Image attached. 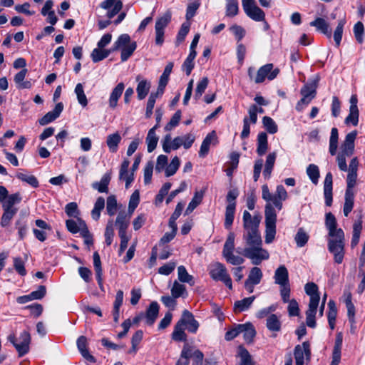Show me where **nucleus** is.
<instances>
[{
	"label": "nucleus",
	"mask_w": 365,
	"mask_h": 365,
	"mask_svg": "<svg viewBox=\"0 0 365 365\" xmlns=\"http://www.w3.org/2000/svg\"><path fill=\"white\" fill-rule=\"evenodd\" d=\"M262 217L259 213L253 216L247 210L243 212V235L245 247L242 254L255 265H259L269 257L268 251L262 248V240L259 230Z\"/></svg>",
	"instance_id": "1"
},
{
	"label": "nucleus",
	"mask_w": 365,
	"mask_h": 365,
	"mask_svg": "<svg viewBox=\"0 0 365 365\" xmlns=\"http://www.w3.org/2000/svg\"><path fill=\"white\" fill-rule=\"evenodd\" d=\"M137 48L135 41H132L130 36L127 34H121L115 41L111 48V51H115L120 49L121 61H126L133 53Z\"/></svg>",
	"instance_id": "2"
},
{
	"label": "nucleus",
	"mask_w": 365,
	"mask_h": 365,
	"mask_svg": "<svg viewBox=\"0 0 365 365\" xmlns=\"http://www.w3.org/2000/svg\"><path fill=\"white\" fill-rule=\"evenodd\" d=\"M265 217V242L270 244L273 242L276 235L277 213L274 206L266 204L264 208Z\"/></svg>",
	"instance_id": "3"
},
{
	"label": "nucleus",
	"mask_w": 365,
	"mask_h": 365,
	"mask_svg": "<svg viewBox=\"0 0 365 365\" xmlns=\"http://www.w3.org/2000/svg\"><path fill=\"white\" fill-rule=\"evenodd\" d=\"M210 275L215 281L222 282L230 289H232V279L225 266L220 262H215L210 267Z\"/></svg>",
	"instance_id": "4"
},
{
	"label": "nucleus",
	"mask_w": 365,
	"mask_h": 365,
	"mask_svg": "<svg viewBox=\"0 0 365 365\" xmlns=\"http://www.w3.org/2000/svg\"><path fill=\"white\" fill-rule=\"evenodd\" d=\"M344 235L341 237H330L328 240V250L334 255V262L341 264L344 257Z\"/></svg>",
	"instance_id": "5"
},
{
	"label": "nucleus",
	"mask_w": 365,
	"mask_h": 365,
	"mask_svg": "<svg viewBox=\"0 0 365 365\" xmlns=\"http://www.w3.org/2000/svg\"><path fill=\"white\" fill-rule=\"evenodd\" d=\"M274 65L272 63H267L260 67L254 78V81L256 83H261L264 81L265 78H267L272 81L274 79L279 73V69L276 68H273Z\"/></svg>",
	"instance_id": "6"
},
{
	"label": "nucleus",
	"mask_w": 365,
	"mask_h": 365,
	"mask_svg": "<svg viewBox=\"0 0 365 365\" xmlns=\"http://www.w3.org/2000/svg\"><path fill=\"white\" fill-rule=\"evenodd\" d=\"M296 365H304L305 361H309L311 359L310 344L308 341H304L301 345H297L294 350Z\"/></svg>",
	"instance_id": "7"
},
{
	"label": "nucleus",
	"mask_w": 365,
	"mask_h": 365,
	"mask_svg": "<svg viewBox=\"0 0 365 365\" xmlns=\"http://www.w3.org/2000/svg\"><path fill=\"white\" fill-rule=\"evenodd\" d=\"M100 6L107 11L106 16L110 19L122 9L123 2L120 0H104Z\"/></svg>",
	"instance_id": "8"
},
{
	"label": "nucleus",
	"mask_w": 365,
	"mask_h": 365,
	"mask_svg": "<svg viewBox=\"0 0 365 365\" xmlns=\"http://www.w3.org/2000/svg\"><path fill=\"white\" fill-rule=\"evenodd\" d=\"M325 225L329 231V236L330 237L342 238L343 235H344V231L341 228L337 229L336 218L331 212L326 214Z\"/></svg>",
	"instance_id": "9"
},
{
	"label": "nucleus",
	"mask_w": 365,
	"mask_h": 365,
	"mask_svg": "<svg viewBox=\"0 0 365 365\" xmlns=\"http://www.w3.org/2000/svg\"><path fill=\"white\" fill-rule=\"evenodd\" d=\"M19 341L17 343L18 345H16V349L19 356H22L29 351V344L31 342L30 334L26 331H24L21 333Z\"/></svg>",
	"instance_id": "10"
},
{
	"label": "nucleus",
	"mask_w": 365,
	"mask_h": 365,
	"mask_svg": "<svg viewBox=\"0 0 365 365\" xmlns=\"http://www.w3.org/2000/svg\"><path fill=\"white\" fill-rule=\"evenodd\" d=\"M179 321H182V325L187 326V330L191 333H195L199 327V323L194 318L193 314L188 310L182 312V317Z\"/></svg>",
	"instance_id": "11"
},
{
	"label": "nucleus",
	"mask_w": 365,
	"mask_h": 365,
	"mask_svg": "<svg viewBox=\"0 0 365 365\" xmlns=\"http://www.w3.org/2000/svg\"><path fill=\"white\" fill-rule=\"evenodd\" d=\"M356 135L357 132L354 130L346 135L345 140L341 145V153L346 154L347 156H351L353 154Z\"/></svg>",
	"instance_id": "12"
},
{
	"label": "nucleus",
	"mask_w": 365,
	"mask_h": 365,
	"mask_svg": "<svg viewBox=\"0 0 365 365\" xmlns=\"http://www.w3.org/2000/svg\"><path fill=\"white\" fill-rule=\"evenodd\" d=\"M319 81V76H316L314 79L304 84L300 91L301 95L304 97H309L312 99L314 98Z\"/></svg>",
	"instance_id": "13"
},
{
	"label": "nucleus",
	"mask_w": 365,
	"mask_h": 365,
	"mask_svg": "<svg viewBox=\"0 0 365 365\" xmlns=\"http://www.w3.org/2000/svg\"><path fill=\"white\" fill-rule=\"evenodd\" d=\"M63 109V105L62 103H58L54 109L51 111L48 112L45 115H43L40 120L39 123L41 125H45L55 120L57 118L59 117Z\"/></svg>",
	"instance_id": "14"
},
{
	"label": "nucleus",
	"mask_w": 365,
	"mask_h": 365,
	"mask_svg": "<svg viewBox=\"0 0 365 365\" xmlns=\"http://www.w3.org/2000/svg\"><path fill=\"white\" fill-rule=\"evenodd\" d=\"M332 174L329 172L327 173L324 182V195L327 206H331L332 204Z\"/></svg>",
	"instance_id": "15"
},
{
	"label": "nucleus",
	"mask_w": 365,
	"mask_h": 365,
	"mask_svg": "<svg viewBox=\"0 0 365 365\" xmlns=\"http://www.w3.org/2000/svg\"><path fill=\"white\" fill-rule=\"evenodd\" d=\"M216 140V133L215 130H212V132L208 133L203 140L199 151V156L201 158L205 157L209 152L210 145H211V143H215Z\"/></svg>",
	"instance_id": "16"
},
{
	"label": "nucleus",
	"mask_w": 365,
	"mask_h": 365,
	"mask_svg": "<svg viewBox=\"0 0 365 365\" xmlns=\"http://www.w3.org/2000/svg\"><path fill=\"white\" fill-rule=\"evenodd\" d=\"M309 24L311 26L315 27L317 31H320L328 38L331 37V32L329 29V24L324 19L317 17L314 21H311Z\"/></svg>",
	"instance_id": "17"
},
{
	"label": "nucleus",
	"mask_w": 365,
	"mask_h": 365,
	"mask_svg": "<svg viewBox=\"0 0 365 365\" xmlns=\"http://www.w3.org/2000/svg\"><path fill=\"white\" fill-rule=\"evenodd\" d=\"M159 313V305L157 302H152L146 310L145 318L146 324L153 325L155 322Z\"/></svg>",
	"instance_id": "18"
},
{
	"label": "nucleus",
	"mask_w": 365,
	"mask_h": 365,
	"mask_svg": "<svg viewBox=\"0 0 365 365\" xmlns=\"http://www.w3.org/2000/svg\"><path fill=\"white\" fill-rule=\"evenodd\" d=\"M288 197L287 192L283 185L277 186L276 192L274 194V206L279 210L282 209V202Z\"/></svg>",
	"instance_id": "19"
},
{
	"label": "nucleus",
	"mask_w": 365,
	"mask_h": 365,
	"mask_svg": "<svg viewBox=\"0 0 365 365\" xmlns=\"http://www.w3.org/2000/svg\"><path fill=\"white\" fill-rule=\"evenodd\" d=\"M274 282L279 286L289 284V274L284 265L279 266L274 272Z\"/></svg>",
	"instance_id": "20"
},
{
	"label": "nucleus",
	"mask_w": 365,
	"mask_h": 365,
	"mask_svg": "<svg viewBox=\"0 0 365 365\" xmlns=\"http://www.w3.org/2000/svg\"><path fill=\"white\" fill-rule=\"evenodd\" d=\"M66 225L68 231L71 233L76 234L78 232L81 233L82 230L87 227V225L82 219L78 217L75 220H67Z\"/></svg>",
	"instance_id": "21"
},
{
	"label": "nucleus",
	"mask_w": 365,
	"mask_h": 365,
	"mask_svg": "<svg viewBox=\"0 0 365 365\" xmlns=\"http://www.w3.org/2000/svg\"><path fill=\"white\" fill-rule=\"evenodd\" d=\"M130 215L125 211H120L115 220V225L118 227V233L126 232L130 224Z\"/></svg>",
	"instance_id": "22"
},
{
	"label": "nucleus",
	"mask_w": 365,
	"mask_h": 365,
	"mask_svg": "<svg viewBox=\"0 0 365 365\" xmlns=\"http://www.w3.org/2000/svg\"><path fill=\"white\" fill-rule=\"evenodd\" d=\"M304 290L306 294L310 297L309 304H312V300H315V306H318L320 297L317 285L314 282H308L304 286Z\"/></svg>",
	"instance_id": "23"
},
{
	"label": "nucleus",
	"mask_w": 365,
	"mask_h": 365,
	"mask_svg": "<svg viewBox=\"0 0 365 365\" xmlns=\"http://www.w3.org/2000/svg\"><path fill=\"white\" fill-rule=\"evenodd\" d=\"M240 334H243V338L247 343H251L256 335V331L251 323L239 324Z\"/></svg>",
	"instance_id": "24"
},
{
	"label": "nucleus",
	"mask_w": 365,
	"mask_h": 365,
	"mask_svg": "<svg viewBox=\"0 0 365 365\" xmlns=\"http://www.w3.org/2000/svg\"><path fill=\"white\" fill-rule=\"evenodd\" d=\"M140 76H138L136 77V81H138V84L136 88V91L138 94V98L139 100L144 99L148 93H149L150 88L151 87L150 82L147 80H141Z\"/></svg>",
	"instance_id": "25"
},
{
	"label": "nucleus",
	"mask_w": 365,
	"mask_h": 365,
	"mask_svg": "<svg viewBox=\"0 0 365 365\" xmlns=\"http://www.w3.org/2000/svg\"><path fill=\"white\" fill-rule=\"evenodd\" d=\"M77 346L81 355L90 362H96L95 358L89 354L87 349V339L84 336H81L77 340Z\"/></svg>",
	"instance_id": "26"
},
{
	"label": "nucleus",
	"mask_w": 365,
	"mask_h": 365,
	"mask_svg": "<svg viewBox=\"0 0 365 365\" xmlns=\"http://www.w3.org/2000/svg\"><path fill=\"white\" fill-rule=\"evenodd\" d=\"M158 128V125L155 124L154 127L149 130L147 137L146 143L148 145V152H153L157 147L158 142V137L155 133V130Z\"/></svg>",
	"instance_id": "27"
},
{
	"label": "nucleus",
	"mask_w": 365,
	"mask_h": 365,
	"mask_svg": "<svg viewBox=\"0 0 365 365\" xmlns=\"http://www.w3.org/2000/svg\"><path fill=\"white\" fill-rule=\"evenodd\" d=\"M125 88L123 83H119L112 91L109 98V106L115 108L117 106L118 101L120 98Z\"/></svg>",
	"instance_id": "28"
},
{
	"label": "nucleus",
	"mask_w": 365,
	"mask_h": 365,
	"mask_svg": "<svg viewBox=\"0 0 365 365\" xmlns=\"http://www.w3.org/2000/svg\"><path fill=\"white\" fill-rule=\"evenodd\" d=\"M255 299V297L252 296L250 297L244 298L242 300L236 301L234 303L233 307L235 313H240L247 310L251 307Z\"/></svg>",
	"instance_id": "29"
},
{
	"label": "nucleus",
	"mask_w": 365,
	"mask_h": 365,
	"mask_svg": "<svg viewBox=\"0 0 365 365\" xmlns=\"http://www.w3.org/2000/svg\"><path fill=\"white\" fill-rule=\"evenodd\" d=\"M317 307L318 306H315V302H312V304H309V309L306 312V323L309 327L314 328L316 327L315 315Z\"/></svg>",
	"instance_id": "30"
},
{
	"label": "nucleus",
	"mask_w": 365,
	"mask_h": 365,
	"mask_svg": "<svg viewBox=\"0 0 365 365\" xmlns=\"http://www.w3.org/2000/svg\"><path fill=\"white\" fill-rule=\"evenodd\" d=\"M205 194L204 190L196 191L191 201L190 202L186 210L185 215L191 213L201 202Z\"/></svg>",
	"instance_id": "31"
},
{
	"label": "nucleus",
	"mask_w": 365,
	"mask_h": 365,
	"mask_svg": "<svg viewBox=\"0 0 365 365\" xmlns=\"http://www.w3.org/2000/svg\"><path fill=\"white\" fill-rule=\"evenodd\" d=\"M281 322L279 317L274 314H271L267 319V328L274 332L279 331L281 329Z\"/></svg>",
	"instance_id": "32"
},
{
	"label": "nucleus",
	"mask_w": 365,
	"mask_h": 365,
	"mask_svg": "<svg viewBox=\"0 0 365 365\" xmlns=\"http://www.w3.org/2000/svg\"><path fill=\"white\" fill-rule=\"evenodd\" d=\"M172 339L176 341H185L187 339V335L184 331V326L182 321H178L175 326L174 331L172 334Z\"/></svg>",
	"instance_id": "33"
},
{
	"label": "nucleus",
	"mask_w": 365,
	"mask_h": 365,
	"mask_svg": "<svg viewBox=\"0 0 365 365\" xmlns=\"http://www.w3.org/2000/svg\"><path fill=\"white\" fill-rule=\"evenodd\" d=\"M248 17L255 21H261L265 19L264 12L257 5L245 11Z\"/></svg>",
	"instance_id": "34"
},
{
	"label": "nucleus",
	"mask_w": 365,
	"mask_h": 365,
	"mask_svg": "<svg viewBox=\"0 0 365 365\" xmlns=\"http://www.w3.org/2000/svg\"><path fill=\"white\" fill-rule=\"evenodd\" d=\"M277 158V153L275 152H273L272 153H269L266 159L265 162V167L263 171V175L265 178H269L271 176V173L272 171V169L274 168V165L276 160Z\"/></svg>",
	"instance_id": "35"
},
{
	"label": "nucleus",
	"mask_w": 365,
	"mask_h": 365,
	"mask_svg": "<svg viewBox=\"0 0 365 365\" xmlns=\"http://www.w3.org/2000/svg\"><path fill=\"white\" fill-rule=\"evenodd\" d=\"M338 140H339V133L336 128H332L331 130V135L329 138V151L331 155H335L336 154L337 148H338Z\"/></svg>",
	"instance_id": "36"
},
{
	"label": "nucleus",
	"mask_w": 365,
	"mask_h": 365,
	"mask_svg": "<svg viewBox=\"0 0 365 365\" xmlns=\"http://www.w3.org/2000/svg\"><path fill=\"white\" fill-rule=\"evenodd\" d=\"M120 140L121 137L118 133H115L108 135L106 143L111 153H115L118 150V144Z\"/></svg>",
	"instance_id": "37"
},
{
	"label": "nucleus",
	"mask_w": 365,
	"mask_h": 365,
	"mask_svg": "<svg viewBox=\"0 0 365 365\" xmlns=\"http://www.w3.org/2000/svg\"><path fill=\"white\" fill-rule=\"evenodd\" d=\"M267 135L265 133H259L257 137V153L259 155H263L267 150Z\"/></svg>",
	"instance_id": "38"
},
{
	"label": "nucleus",
	"mask_w": 365,
	"mask_h": 365,
	"mask_svg": "<svg viewBox=\"0 0 365 365\" xmlns=\"http://www.w3.org/2000/svg\"><path fill=\"white\" fill-rule=\"evenodd\" d=\"M237 356L240 358V365H255L250 354L244 346L238 347Z\"/></svg>",
	"instance_id": "39"
},
{
	"label": "nucleus",
	"mask_w": 365,
	"mask_h": 365,
	"mask_svg": "<svg viewBox=\"0 0 365 365\" xmlns=\"http://www.w3.org/2000/svg\"><path fill=\"white\" fill-rule=\"evenodd\" d=\"M21 201V195L19 192L11 194L3 202L2 207L8 209H17L14 207L15 204H18Z\"/></svg>",
	"instance_id": "40"
},
{
	"label": "nucleus",
	"mask_w": 365,
	"mask_h": 365,
	"mask_svg": "<svg viewBox=\"0 0 365 365\" xmlns=\"http://www.w3.org/2000/svg\"><path fill=\"white\" fill-rule=\"evenodd\" d=\"M110 180V175L105 174L99 182H96L93 184V187L98 190L99 192H108V184Z\"/></svg>",
	"instance_id": "41"
},
{
	"label": "nucleus",
	"mask_w": 365,
	"mask_h": 365,
	"mask_svg": "<svg viewBox=\"0 0 365 365\" xmlns=\"http://www.w3.org/2000/svg\"><path fill=\"white\" fill-rule=\"evenodd\" d=\"M111 52H113L111 51V48L110 50H104L97 48L93 50L91 57L94 63H97L107 58Z\"/></svg>",
	"instance_id": "42"
},
{
	"label": "nucleus",
	"mask_w": 365,
	"mask_h": 365,
	"mask_svg": "<svg viewBox=\"0 0 365 365\" xmlns=\"http://www.w3.org/2000/svg\"><path fill=\"white\" fill-rule=\"evenodd\" d=\"M93 266L96 272V277L100 286L102 285V268L100 255L97 252L93 253Z\"/></svg>",
	"instance_id": "43"
},
{
	"label": "nucleus",
	"mask_w": 365,
	"mask_h": 365,
	"mask_svg": "<svg viewBox=\"0 0 365 365\" xmlns=\"http://www.w3.org/2000/svg\"><path fill=\"white\" fill-rule=\"evenodd\" d=\"M178 277L180 282L188 283L190 285L194 284L193 277L188 274L186 268L183 265L178 267Z\"/></svg>",
	"instance_id": "44"
},
{
	"label": "nucleus",
	"mask_w": 365,
	"mask_h": 365,
	"mask_svg": "<svg viewBox=\"0 0 365 365\" xmlns=\"http://www.w3.org/2000/svg\"><path fill=\"white\" fill-rule=\"evenodd\" d=\"M354 192H345V202L344 204L343 212L346 217L351 212L354 207Z\"/></svg>",
	"instance_id": "45"
},
{
	"label": "nucleus",
	"mask_w": 365,
	"mask_h": 365,
	"mask_svg": "<svg viewBox=\"0 0 365 365\" xmlns=\"http://www.w3.org/2000/svg\"><path fill=\"white\" fill-rule=\"evenodd\" d=\"M4 210V213L2 215L1 219V225L3 227H7L10 222L14 216L16 214L18 209H8L6 207H2Z\"/></svg>",
	"instance_id": "46"
},
{
	"label": "nucleus",
	"mask_w": 365,
	"mask_h": 365,
	"mask_svg": "<svg viewBox=\"0 0 365 365\" xmlns=\"http://www.w3.org/2000/svg\"><path fill=\"white\" fill-rule=\"evenodd\" d=\"M235 208L232 205H227L225 209V227L227 230H230L232 225Z\"/></svg>",
	"instance_id": "47"
},
{
	"label": "nucleus",
	"mask_w": 365,
	"mask_h": 365,
	"mask_svg": "<svg viewBox=\"0 0 365 365\" xmlns=\"http://www.w3.org/2000/svg\"><path fill=\"white\" fill-rule=\"evenodd\" d=\"M171 12L167 11L161 17L158 19L155 22V30L164 31L171 21Z\"/></svg>",
	"instance_id": "48"
},
{
	"label": "nucleus",
	"mask_w": 365,
	"mask_h": 365,
	"mask_svg": "<svg viewBox=\"0 0 365 365\" xmlns=\"http://www.w3.org/2000/svg\"><path fill=\"white\" fill-rule=\"evenodd\" d=\"M190 358V346L188 344H184L180 359L175 365H189V359Z\"/></svg>",
	"instance_id": "49"
},
{
	"label": "nucleus",
	"mask_w": 365,
	"mask_h": 365,
	"mask_svg": "<svg viewBox=\"0 0 365 365\" xmlns=\"http://www.w3.org/2000/svg\"><path fill=\"white\" fill-rule=\"evenodd\" d=\"M362 230V222L361 220H358L354 223L353 225V235L352 239L351 242V246L352 247L356 246L359 243L361 232Z\"/></svg>",
	"instance_id": "50"
},
{
	"label": "nucleus",
	"mask_w": 365,
	"mask_h": 365,
	"mask_svg": "<svg viewBox=\"0 0 365 365\" xmlns=\"http://www.w3.org/2000/svg\"><path fill=\"white\" fill-rule=\"evenodd\" d=\"M239 5L237 0H226V16L234 17L237 15Z\"/></svg>",
	"instance_id": "51"
},
{
	"label": "nucleus",
	"mask_w": 365,
	"mask_h": 365,
	"mask_svg": "<svg viewBox=\"0 0 365 365\" xmlns=\"http://www.w3.org/2000/svg\"><path fill=\"white\" fill-rule=\"evenodd\" d=\"M105 207V200L103 197H99L95 202L94 207L92 210L91 215L93 220H98L101 216V211Z\"/></svg>",
	"instance_id": "52"
},
{
	"label": "nucleus",
	"mask_w": 365,
	"mask_h": 365,
	"mask_svg": "<svg viewBox=\"0 0 365 365\" xmlns=\"http://www.w3.org/2000/svg\"><path fill=\"white\" fill-rule=\"evenodd\" d=\"M262 276L263 274L261 269L257 267H255L251 269L246 280L252 282V284H259Z\"/></svg>",
	"instance_id": "53"
},
{
	"label": "nucleus",
	"mask_w": 365,
	"mask_h": 365,
	"mask_svg": "<svg viewBox=\"0 0 365 365\" xmlns=\"http://www.w3.org/2000/svg\"><path fill=\"white\" fill-rule=\"evenodd\" d=\"M75 93L77 97L78 102L83 107H86L88 105V100L84 93L83 86L81 83H78L75 88Z\"/></svg>",
	"instance_id": "54"
},
{
	"label": "nucleus",
	"mask_w": 365,
	"mask_h": 365,
	"mask_svg": "<svg viewBox=\"0 0 365 365\" xmlns=\"http://www.w3.org/2000/svg\"><path fill=\"white\" fill-rule=\"evenodd\" d=\"M307 174L311 181L314 185H317L319 178V170L318 166L314 164H310L307 168Z\"/></svg>",
	"instance_id": "55"
},
{
	"label": "nucleus",
	"mask_w": 365,
	"mask_h": 365,
	"mask_svg": "<svg viewBox=\"0 0 365 365\" xmlns=\"http://www.w3.org/2000/svg\"><path fill=\"white\" fill-rule=\"evenodd\" d=\"M309 237L303 228H299L295 235L294 240L297 247H302L308 242Z\"/></svg>",
	"instance_id": "56"
},
{
	"label": "nucleus",
	"mask_w": 365,
	"mask_h": 365,
	"mask_svg": "<svg viewBox=\"0 0 365 365\" xmlns=\"http://www.w3.org/2000/svg\"><path fill=\"white\" fill-rule=\"evenodd\" d=\"M262 123L266 130L271 133L274 134L278 130V127L274 120L268 116H264L262 118Z\"/></svg>",
	"instance_id": "57"
},
{
	"label": "nucleus",
	"mask_w": 365,
	"mask_h": 365,
	"mask_svg": "<svg viewBox=\"0 0 365 365\" xmlns=\"http://www.w3.org/2000/svg\"><path fill=\"white\" fill-rule=\"evenodd\" d=\"M16 178L21 181L26 182L33 187H38V181L34 175L18 173L16 174Z\"/></svg>",
	"instance_id": "58"
},
{
	"label": "nucleus",
	"mask_w": 365,
	"mask_h": 365,
	"mask_svg": "<svg viewBox=\"0 0 365 365\" xmlns=\"http://www.w3.org/2000/svg\"><path fill=\"white\" fill-rule=\"evenodd\" d=\"M180 162L178 157H174L170 163L165 168V176L170 177L175 174L180 166Z\"/></svg>",
	"instance_id": "59"
},
{
	"label": "nucleus",
	"mask_w": 365,
	"mask_h": 365,
	"mask_svg": "<svg viewBox=\"0 0 365 365\" xmlns=\"http://www.w3.org/2000/svg\"><path fill=\"white\" fill-rule=\"evenodd\" d=\"M346 23L345 19H341L338 22V25L334 31V39L336 43V46L338 47L340 45L341 38H342V34L344 30V26Z\"/></svg>",
	"instance_id": "60"
},
{
	"label": "nucleus",
	"mask_w": 365,
	"mask_h": 365,
	"mask_svg": "<svg viewBox=\"0 0 365 365\" xmlns=\"http://www.w3.org/2000/svg\"><path fill=\"white\" fill-rule=\"evenodd\" d=\"M190 358H192V365H202L204 359L203 353L199 349L190 346Z\"/></svg>",
	"instance_id": "61"
},
{
	"label": "nucleus",
	"mask_w": 365,
	"mask_h": 365,
	"mask_svg": "<svg viewBox=\"0 0 365 365\" xmlns=\"http://www.w3.org/2000/svg\"><path fill=\"white\" fill-rule=\"evenodd\" d=\"M354 34L359 43H362L364 42V27L361 21H358L354 26Z\"/></svg>",
	"instance_id": "62"
},
{
	"label": "nucleus",
	"mask_w": 365,
	"mask_h": 365,
	"mask_svg": "<svg viewBox=\"0 0 365 365\" xmlns=\"http://www.w3.org/2000/svg\"><path fill=\"white\" fill-rule=\"evenodd\" d=\"M186 292L185 286L180 284L178 281L173 282V285L171 288V294L173 298H178L182 297Z\"/></svg>",
	"instance_id": "63"
},
{
	"label": "nucleus",
	"mask_w": 365,
	"mask_h": 365,
	"mask_svg": "<svg viewBox=\"0 0 365 365\" xmlns=\"http://www.w3.org/2000/svg\"><path fill=\"white\" fill-rule=\"evenodd\" d=\"M106 210L110 216L115 214L117 210V200L114 195H110L106 201Z\"/></svg>",
	"instance_id": "64"
}]
</instances>
